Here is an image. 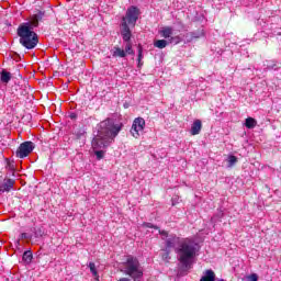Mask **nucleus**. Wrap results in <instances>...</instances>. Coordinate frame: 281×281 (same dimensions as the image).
Wrapping results in <instances>:
<instances>
[{
	"label": "nucleus",
	"instance_id": "1",
	"mask_svg": "<svg viewBox=\"0 0 281 281\" xmlns=\"http://www.w3.org/2000/svg\"><path fill=\"white\" fill-rule=\"evenodd\" d=\"M178 244L177 255L178 260L183 267V269H192V262L196 258V254H199V243L192 238H183L179 240V237L176 235H169L166 239V249L175 248V245Z\"/></svg>",
	"mask_w": 281,
	"mask_h": 281
},
{
	"label": "nucleus",
	"instance_id": "2",
	"mask_svg": "<svg viewBox=\"0 0 281 281\" xmlns=\"http://www.w3.org/2000/svg\"><path fill=\"white\" fill-rule=\"evenodd\" d=\"M122 131V124H115L113 120L108 119L99 124L97 135L92 139L93 150H104L111 146V142L117 137Z\"/></svg>",
	"mask_w": 281,
	"mask_h": 281
},
{
	"label": "nucleus",
	"instance_id": "3",
	"mask_svg": "<svg viewBox=\"0 0 281 281\" xmlns=\"http://www.w3.org/2000/svg\"><path fill=\"white\" fill-rule=\"evenodd\" d=\"M45 16L44 11H38L33 15L32 22H25L19 25L18 36L20 37V45L25 49H34L38 45V35L34 32L35 27H38V21H43Z\"/></svg>",
	"mask_w": 281,
	"mask_h": 281
},
{
	"label": "nucleus",
	"instance_id": "4",
	"mask_svg": "<svg viewBox=\"0 0 281 281\" xmlns=\"http://www.w3.org/2000/svg\"><path fill=\"white\" fill-rule=\"evenodd\" d=\"M138 19L139 9H137V7H130L121 23V36L123 41H131V36L133 35L131 33V27L128 25L135 27V23H137Z\"/></svg>",
	"mask_w": 281,
	"mask_h": 281
},
{
	"label": "nucleus",
	"instance_id": "5",
	"mask_svg": "<svg viewBox=\"0 0 281 281\" xmlns=\"http://www.w3.org/2000/svg\"><path fill=\"white\" fill-rule=\"evenodd\" d=\"M123 273L130 276L132 280H139L144 276V270H142V265L136 257L127 256L126 261L123 262Z\"/></svg>",
	"mask_w": 281,
	"mask_h": 281
},
{
	"label": "nucleus",
	"instance_id": "6",
	"mask_svg": "<svg viewBox=\"0 0 281 281\" xmlns=\"http://www.w3.org/2000/svg\"><path fill=\"white\" fill-rule=\"evenodd\" d=\"M125 44V49L120 47V46H114L111 49V54L113 58H126V55L128 54L130 56L135 55V50H133V44L130 41H124Z\"/></svg>",
	"mask_w": 281,
	"mask_h": 281
},
{
	"label": "nucleus",
	"instance_id": "7",
	"mask_svg": "<svg viewBox=\"0 0 281 281\" xmlns=\"http://www.w3.org/2000/svg\"><path fill=\"white\" fill-rule=\"evenodd\" d=\"M34 143L31 140H26L20 144L19 148L15 151V156L19 159H25V157H27L32 153V150H34Z\"/></svg>",
	"mask_w": 281,
	"mask_h": 281
},
{
	"label": "nucleus",
	"instance_id": "8",
	"mask_svg": "<svg viewBox=\"0 0 281 281\" xmlns=\"http://www.w3.org/2000/svg\"><path fill=\"white\" fill-rule=\"evenodd\" d=\"M144 128H146V121L143 117H136L132 124L131 134L137 139L144 133Z\"/></svg>",
	"mask_w": 281,
	"mask_h": 281
},
{
	"label": "nucleus",
	"instance_id": "9",
	"mask_svg": "<svg viewBox=\"0 0 281 281\" xmlns=\"http://www.w3.org/2000/svg\"><path fill=\"white\" fill-rule=\"evenodd\" d=\"M184 36L188 43H192V41L196 38H203V36H205V32L203 30H198V31L189 32Z\"/></svg>",
	"mask_w": 281,
	"mask_h": 281
},
{
	"label": "nucleus",
	"instance_id": "10",
	"mask_svg": "<svg viewBox=\"0 0 281 281\" xmlns=\"http://www.w3.org/2000/svg\"><path fill=\"white\" fill-rule=\"evenodd\" d=\"M200 281H216V273L212 269L205 270Z\"/></svg>",
	"mask_w": 281,
	"mask_h": 281
},
{
	"label": "nucleus",
	"instance_id": "11",
	"mask_svg": "<svg viewBox=\"0 0 281 281\" xmlns=\"http://www.w3.org/2000/svg\"><path fill=\"white\" fill-rule=\"evenodd\" d=\"M14 188V180L8 179L2 184H0V192H10Z\"/></svg>",
	"mask_w": 281,
	"mask_h": 281
},
{
	"label": "nucleus",
	"instance_id": "12",
	"mask_svg": "<svg viewBox=\"0 0 281 281\" xmlns=\"http://www.w3.org/2000/svg\"><path fill=\"white\" fill-rule=\"evenodd\" d=\"M201 128H203L201 120H195L191 126V135H199V133H201Z\"/></svg>",
	"mask_w": 281,
	"mask_h": 281
},
{
	"label": "nucleus",
	"instance_id": "13",
	"mask_svg": "<svg viewBox=\"0 0 281 281\" xmlns=\"http://www.w3.org/2000/svg\"><path fill=\"white\" fill-rule=\"evenodd\" d=\"M0 80L1 82H4L5 85H8V82L12 80V74L8 72V70H2Z\"/></svg>",
	"mask_w": 281,
	"mask_h": 281
},
{
	"label": "nucleus",
	"instance_id": "14",
	"mask_svg": "<svg viewBox=\"0 0 281 281\" xmlns=\"http://www.w3.org/2000/svg\"><path fill=\"white\" fill-rule=\"evenodd\" d=\"M172 27L171 26H166L160 31V34L164 38H170L172 36Z\"/></svg>",
	"mask_w": 281,
	"mask_h": 281
},
{
	"label": "nucleus",
	"instance_id": "15",
	"mask_svg": "<svg viewBox=\"0 0 281 281\" xmlns=\"http://www.w3.org/2000/svg\"><path fill=\"white\" fill-rule=\"evenodd\" d=\"M227 161V168H234V166H236V164H238V158L234 155H229L226 158Z\"/></svg>",
	"mask_w": 281,
	"mask_h": 281
},
{
	"label": "nucleus",
	"instance_id": "16",
	"mask_svg": "<svg viewBox=\"0 0 281 281\" xmlns=\"http://www.w3.org/2000/svg\"><path fill=\"white\" fill-rule=\"evenodd\" d=\"M88 267H89L93 278L95 279V281H100V276L98 274V269L95 268V263L90 262Z\"/></svg>",
	"mask_w": 281,
	"mask_h": 281
},
{
	"label": "nucleus",
	"instance_id": "17",
	"mask_svg": "<svg viewBox=\"0 0 281 281\" xmlns=\"http://www.w3.org/2000/svg\"><path fill=\"white\" fill-rule=\"evenodd\" d=\"M154 47H157L158 49H165V47H168V41L157 40L156 42H154Z\"/></svg>",
	"mask_w": 281,
	"mask_h": 281
},
{
	"label": "nucleus",
	"instance_id": "18",
	"mask_svg": "<svg viewBox=\"0 0 281 281\" xmlns=\"http://www.w3.org/2000/svg\"><path fill=\"white\" fill-rule=\"evenodd\" d=\"M32 251L31 250H26L24 251L23 256H22V260L26 262V265H30V262H32Z\"/></svg>",
	"mask_w": 281,
	"mask_h": 281
},
{
	"label": "nucleus",
	"instance_id": "19",
	"mask_svg": "<svg viewBox=\"0 0 281 281\" xmlns=\"http://www.w3.org/2000/svg\"><path fill=\"white\" fill-rule=\"evenodd\" d=\"M256 126H258V121L251 116H248L247 117V128H256Z\"/></svg>",
	"mask_w": 281,
	"mask_h": 281
},
{
	"label": "nucleus",
	"instance_id": "20",
	"mask_svg": "<svg viewBox=\"0 0 281 281\" xmlns=\"http://www.w3.org/2000/svg\"><path fill=\"white\" fill-rule=\"evenodd\" d=\"M161 258L165 262H168L170 260V249L166 248L165 252L161 255Z\"/></svg>",
	"mask_w": 281,
	"mask_h": 281
},
{
	"label": "nucleus",
	"instance_id": "21",
	"mask_svg": "<svg viewBox=\"0 0 281 281\" xmlns=\"http://www.w3.org/2000/svg\"><path fill=\"white\" fill-rule=\"evenodd\" d=\"M34 236L35 238H43V236H45V232L42 228H35Z\"/></svg>",
	"mask_w": 281,
	"mask_h": 281
},
{
	"label": "nucleus",
	"instance_id": "22",
	"mask_svg": "<svg viewBox=\"0 0 281 281\" xmlns=\"http://www.w3.org/2000/svg\"><path fill=\"white\" fill-rule=\"evenodd\" d=\"M137 52H138L137 60H142L144 58V47H142V44H138Z\"/></svg>",
	"mask_w": 281,
	"mask_h": 281
},
{
	"label": "nucleus",
	"instance_id": "23",
	"mask_svg": "<svg viewBox=\"0 0 281 281\" xmlns=\"http://www.w3.org/2000/svg\"><path fill=\"white\" fill-rule=\"evenodd\" d=\"M94 150V155L97 157V159H104V151L103 149H93Z\"/></svg>",
	"mask_w": 281,
	"mask_h": 281
},
{
	"label": "nucleus",
	"instance_id": "24",
	"mask_svg": "<svg viewBox=\"0 0 281 281\" xmlns=\"http://www.w3.org/2000/svg\"><path fill=\"white\" fill-rule=\"evenodd\" d=\"M247 281H258V276L256 273H252L247 277Z\"/></svg>",
	"mask_w": 281,
	"mask_h": 281
},
{
	"label": "nucleus",
	"instance_id": "25",
	"mask_svg": "<svg viewBox=\"0 0 281 281\" xmlns=\"http://www.w3.org/2000/svg\"><path fill=\"white\" fill-rule=\"evenodd\" d=\"M159 234H160V236H162V240H166V238L169 237L168 232H166V231H159Z\"/></svg>",
	"mask_w": 281,
	"mask_h": 281
},
{
	"label": "nucleus",
	"instance_id": "26",
	"mask_svg": "<svg viewBox=\"0 0 281 281\" xmlns=\"http://www.w3.org/2000/svg\"><path fill=\"white\" fill-rule=\"evenodd\" d=\"M21 238L30 240L32 238V235L27 234V233H22L21 234Z\"/></svg>",
	"mask_w": 281,
	"mask_h": 281
},
{
	"label": "nucleus",
	"instance_id": "27",
	"mask_svg": "<svg viewBox=\"0 0 281 281\" xmlns=\"http://www.w3.org/2000/svg\"><path fill=\"white\" fill-rule=\"evenodd\" d=\"M144 227H148V228H154V229H159V227L153 225L151 223H145Z\"/></svg>",
	"mask_w": 281,
	"mask_h": 281
},
{
	"label": "nucleus",
	"instance_id": "28",
	"mask_svg": "<svg viewBox=\"0 0 281 281\" xmlns=\"http://www.w3.org/2000/svg\"><path fill=\"white\" fill-rule=\"evenodd\" d=\"M137 63H138V65H137L138 69H142V67H144V61L137 60Z\"/></svg>",
	"mask_w": 281,
	"mask_h": 281
},
{
	"label": "nucleus",
	"instance_id": "29",
	"mask_svg": "<svg viewBox=\"0 0 281 281\" xmlns=\"http://www.w3.org/2000/svg\"><path fill=\"white\" fill-rule=\"evenodd\" d=\"M244 126H247V120L244 121Z\"/></svg>",
	"mask_w": 281,
	"mask_h": 281
},
{
	"label": "nucleus",
	"instance_id": "30",
	"mask_svg": "<svg viewBox=\"0 0 281 281\" xmlns=\"http://www.w3.org/2000/svg\"><path fill=\"white\" fill-rule=\"evenodd\" d=\"M172 41H175V37H171V38H170V43H172Z\"/></svg>",
	"mask_w": 281,
	"mask_h": 281
},
{
	"label": "nucleus",
	"instance_id": "31",
	"mask_svg": "<svg viewBox=\"0 0 281 281\" xmlns=\"http://www.w3.org/2000/svg\"><path fill=\"white\" fill-rule=\"evenodd\" d=\"M177 41H179V37H175Z\"/></svg>",
	"mask_w": 281,
	"mask_h": 281
}]
</instances>
